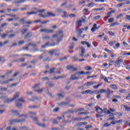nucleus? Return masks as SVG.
I'll return each instance as SVG.
<instances>
[{
    "instance_id": "nucleus-59",
    "label": "nucleus",
    "mask_w": 130,
    "mask_h": 130,
    "mask_svg": "<svg viewBox=\"0 0 130 130\" xmlns=\"http://www.w3.org/2000/svg\"><path fill=\"white\" fill-rule=\"evenodd\" d=\"M7 34H4L2 36V38H5L6 37V36H7Z\"/></svg>"
},
{
    "instance_id": "nucleus-31",
    "label": "nucleus",
    "mask_w": 130,
    "mask_h": 130,
    "mask_svg": "<svg viewBox=\"0 0 130 130\" xmlns=\"http://www.w3.org/2000/svg\"><path fill=\"white\" fill-rule=\"evenodd\" d=\"M77 25H78V26H81L82 24V21L81 20H78L76 22Z\"/></svg>"
},
{
    "instance_id": "nucleus-3",
    "label": "nucleus",
    "mask_w": 130,
    "mask_h": 130,
    "mask_svg": "<svg viewBox=\"0 0 130 130\" xmlns=\"http://www.w3.org/2000/svg\"><path fill=\"white\" fill-rule=\"evenodd\" d=\"M41 32H44V33H51L53 32V30L52 29H41Z\"/></svg>"
},
{
    "instance_id": "nucleus-12",
    "label": "nucleus",
    "mask_w": 130,
    "mask_h": 130,
    "mask_svg": "<svg viewBox=\"0 0 130 130\" xmlns=\"http://www.w3.org/2000/svg\"><path fill=\"white\" fill-rule=\"evenodd\" d=\"M94 83L92 82H88L84 84L85 87H89V86H93Z\"/></svg>"
},
{
    "instance_id": "nucleus-58",
    "label": "nucleus",
    "mask_w": 130,
    "mask_h": 130,
    "mask_svg": "<svg viewBox=\"0 0 130 130\" xmlns=\"http://www.w3.org/2000/svg\"><path fill=\"white\" fill-rule=\"evenodd\" d=\"M54 69H52L51 70H50V73H54Z\"/></svg>"
},
{
    "instance_id": "nucleus-15",
    "label": "nucleus",
    "mask_w": 130,
    "mask_h": 130,
    "mask_svg": "<svg viewBox=\"0 0 130 130\" xmlns=\"http://www.w3.org/2000/svg\"><path fill=\"white\" fill-rule=\"evenodd\" d=\"M93 11H105V8H104V7H102L101 8H97V9H93Z\"/></svg>"
},
{
    "instance_id": "nucleus-26",
    "label": "nucleus",
    "mask_w": 130,
    "mask_h": 130,
    "mask_svg": "<svg viewBox=\"0 0 130 130\" xmlns=\"http://www.w3.org/2000/svg\"><path fill=\"white\" fill-rule=\"evenodd\" d=\"M107 92H107L108 95H109V94H112V93H113V91L110 90V89H108L107 90Z\"/></svg>"
},
{
    "instance_id": "nucleus-27",
    "label": "nucleus",
    "mask_w": 130,
    "mask_h": 130,
    "mask_svg": "<svg viewBox=\"0 0 130 130\" xmlns=\"http://www.w3.org/2000/svg\"><path fill=\"white\" fill-rule=\"evenodd\" d=\"M55 52V50H52L49 52V54L50 55H52L53 53H54Z\"/></svg>"
},
{
    "instance_id": "nucleus-47",
    "label": "nucleus",
    "mask_w": 130,
    "mask_h": 130,
    "mask_svg": "<svg viewBox=\"0 0 130 130\" xmlns=\"http://www.w3.org/2000/svg\"><path fill=\"white\" fill-rule=\"evenodd\" d=\"M43 91V89L42 88L40 90H37V92H38V93H41V92H42Z\"/></svg>"
},
{
    "instance_id": "nucleus-60",
    "label": "nucleus",
    "mask_w": 130,
    "mask_h": 130,
    "mask_svg": "<svg viewBox=\"0 0 130 130\" xmlns=\"http://www.w3.org/2000/svg\"><path fill=\"white\" fill-rule=\"evenodd\" d=\"M109 109H110V111H111L112 112H115V109H111V108H110Z\"/></svg>"
},
{
    "instance_id": "nucleus-29",
    "label": "nucleus",
    "mask_w": 130,
    "mask_h": 130,
    "mask_svg": "<svg viewBox=\"0 0 130 130\" xmlns=\"http://www.w3.org/2000/svg\"><path fill=\"white\" fill-rule=\"evenodd\" d=\"M77 74L79 75H85V73L84 71H80L77 73Z\"/></svg>"
},
{
    "instance_id": "nucleus-44",
    "label": "nucleus",
    "mask_w": 130,
    "mask_h": 130,
    "mask_svg": "<svg viewBox=\"0 0 130 130\" xmlns=\"http://www.w3.org/2000/svg\"><path fill=\"white\" fill-rule=\"evenodd\" d=\"M103 79H104V81H105V82H107V83H109L108 79H107V78H106V77H103Z\"/></svg>"
},
{
    "instance_id": "nucleus-23",
    "label": "nucleus",
    "mask_w": 130,
    "mask_h": 130,
    "mask_svg": "<svg viewBox=\"0 0 130 130\" xmlns=\"http://www.w3.org/2000/svg\"><path fill=\"white\" fill-rule=\"evenodd\" d=\"M81 20L83 23H85V22H86V21L87 20V17H86V16H82L81 18Z\"/></svg>"
},
{
    "instance_id": "nucleus-38",
    "label": "nucleus",
    "mask_w": 130,
    "mask_h": 130,
    "mask_svg": "<svg viewBox=\"0 0 130 130\" xmlns=\"http://www.w3.org/2000/svg\"><path fill=\"white\" fill-rule=\"evenodd\" d=\"M117 8H120V7H122V6H123V4L122 3H120L119 4H118L117 5H116Z\"/></svg>"
},
{
    "instance_id": "nucleus-32",
    "label": "nucleus",
    "mask_w": 130,
    "mask_h": 130,
    "mask_svg": "<svg viewBox=\"0 0 130 130\" xmlns=\"http://www.w3.org/2000/svg\"><path fill=\"white\" fill-rule=\"evenodd\" d=\"M104 50L105 51H106V52H108V53H111L112 52V51L107 48H105Z\"/></svg>"
},
{
    "instance_id": "nucleus-30",
    "label": "nucleus",
    "mask_w": 130,
    "mask_h": 130,
    "mask_svg": "<svg viewBox=\"0 0 130 130\" xmlns=\"http://www.w3.org/2000/svg\"><path fill=\"white\" fill-rule=\"evenodd\" d=\"M105 92H106V90L104 89H101L99 91V93H101V94H102V93H105Z\"/></svg>"
},
{
    "instance_id": "nucleus-49",
    "label": "nucleus",
    "mask_w": 130,
    "mask_h": 130,
    "mask_svg": "<svg viewBox=\"0 0 130 130\" xmlns=\"http://www.w3.org/2000/svg\"><path fill=\"white\" fill-rule=\"evenodd\" d=\"M69 17L70 18H74L75 17V14H71L70 15H69Z\"/></svg>"
},
{
    "instance_id": "nucleus-34",
    "label": "nucleus",
    "mask_w": 130,
    "mask_h": 130,
    "mask_svg": "<svg viewBox=\"0 0 130 130\" xmlns=\"http://www.w3.org/2000/svg\"><path fill=\"white\" fill-rule=\"evenodd\" d=\"M115 119H116V118L114 116H113L109 118L108 120H115Z\"/></svg>"
},
{
    "instance_id": "nucleus-33",
    "label": "nucleus",
    "mask_w": 130,
    "mask_h": 130,
    "mask_svg": "<svg viewBox=\"0 0 130 130\" xmlns=\"http://www.w3.org/2000/svg\"><path fill=\"white\" fill-rule=\"evenodd\" d=\"M123 16V14H119V15L117 16L116 17V19H120V18H121V17H122Z\"/></svg>"
},
{
    "instance_id": "nucleus-4",
    "label": "nucleus",
    "mask_w": 130,
    "mask_h": 130,
    "mask_svg": "<svg viewBox=\"0 0 130 130\" xmlns=\"http://www.w3.org/2000/svg\"><path fill=\"white\" fill-rule=\"evenodd\" d=\"M57 12H58V11H60V14H62V17H63V18H66V17H68V15L67 14V12H62L61 11V9H58L57 10Z\"/></svg>"
},
{
    "instance_id": "nucleus-45",
    "label": "nucleus",
    "mask_w": 130,
    "mask_h": 130,
    "mask_svg": "<svg viewBox=\"0 0 130 130\" xmlns=\"http://www.w3.org/2000/svg\"><path fill=\"white\" fill-rule=\"evenodd\" d=\"M7 24L6 23H4L1 25V27L2 28H4V27H7Z\"/></svg>"
},
{
    "instance_id": "nucleus-50",
    "label": "nucleus",
    "mask_w": 130,
    "mask_h": 130,
    "mask_svg": "<svg viewBox=\"0 0 130 130\" xmlns=\"http://www.w3.org/2000/svg\"><path fill=\"white\" fill-rule=\"evenodd\" d=\"M109 33L110 35H111V36H114L115 35L114 33H113V32L112 31H109Z\"/></svg>"
},
{
    "instance_id": "nucleus-5",
    "label": "nucleus",
    "mask_w": 130,
    "mask_h": 130,
    "mask_svg": "<svg viewBox=\"0 0 130 130\" xmlns=\"http://www.w3.org/2000/svg\"><path fill=\"white\" fill-rule=\"evenodd\" d=\"M79 79V74L76 73L75 75H72L71 77V80H78Z\"/></svg>"
},
{
    "instance_id": "nucleus-10",
    "label": "nucleus",
    "mask_w": 130,
    "mask_h": 130,
    "mask_svg": "<svg viewBox=\"0 0 130 130\" xmlns=\"http://www.w3.org/2000/svg\"><path fill=\"white\" fill-rule=\"evenodd\" d=\"M80 49H81V52L80 54V56H83L85 54V48H84L83 47H81Z\"/></svg>"
},
{
    "instance_id": "nucleus-48",
    "label": "nucleus",
    "mask_w": 130,
    "mask_h": 130,
    "mask_svg": "<svg viewBox=\"0 0 130 130\" xmlns=\"http://www.w3.org/2000/svg\"><path fill=\"white\" fill-rule=\"evenodd\" d=\"M26 31H27V29H23L21 30L22 35H24V34H25V32H26Z\"/></svg>"
},
{
    "instance_id": "nucleus-13",
    "label": "nucleus",
    "mask_w": 130,
    "mask_h": 130,
    "mask_svg": "<svg viewBox=\"0 0 130 130\" xmlns=\"http://www.w3.org/2000/svg\"><path fill=\"white\" fill-rule=\"evenodd\" d=\"M23 121L20 120H13L10 121V123L11 124H13V123L15 122H22Z\"/></svg>"
},
{
    "instance_id": "nucleus-8",
    "label": "nucleus",
    "mask_w": 130,
    "mask_h": 130,
    "mask_svg": "<svg viewBox=\"0 0 130 130\" xmlns=\"http://www.w3.org/2000/svg\"><path fill=\"white\" fill-rule=\"evenodd\" d=\"M98 29H99V27H97L96 24H94L93 25L92 28H91V31L92 32H95L96 31V30H98Z\"/></svg>"
},
{
    "instance_id": "nucleus-35",
    "label": "nucleus",
    "mask_w": 130,
    "mask_h": 130,
    "mask_svg": "<svg viewBox=\"0 0 130 130\" xmlns=\"http://www.w3.org/2000/svg\"><path fill=\"white\" fill-rule=\"evenodd\" d=\"M113 21H114V18H110L108 20L109 23H112V22H113Z\"/></svg>"
},
{
    "instance_id": "nucleus-56",
    "label": "nucleus",
    "mask_w": 130,
    "mask_h": 130,
    "mask_svg": "<svg viewBox=\"0 0 130 130\" xmlns=\"http://www.w3.org/2000/svg\"><path fill=\"white\" fill-rule=\"evenodd\" d=\"M92 127L91 125H88L85 126V128H86V129H88V128H90V127Z\"/></svg>"
},
{
    "instance_id": "nucleus-53",
    "label": "nucleus",
    "mask_w": 130,
    "mask_h": 130,
    "mask_svg": "<svg viewBox=\"0 0 130 130\" xmlns=\"http://www.w3.org/2000/svg\"><path fill=\"white\" fill-rule=\"evenodd\" d=\"M117 123H122V120L120 119L117 121Z\"/></svg>"
},
{
    "instance_id": "nucleus-55",
    "label": "nucleus",
    "mask_w": 130,
    "mask_h": 130,
    "mask_svg": "<svg viewBox=\"0 0 130 130\" xmlns=\"http://www.w3.org/2000/svg\"><path fill=\"white\" fill-rule=\"evenodd\" d=\"M57 111H58V108H56V109H55L53 110V112H57Z\"/></svg>"
},
{
    "instance_id": "nucleus-1",
    "label": "nucleus",
    "mask_w": 130,
    "mask_h": 130,
    "mask_svg": "<svg viewBox=\"0 0 130 130\" xmlns=\"http://www.w3.org/2000/svg\"><path fill=\"white\" fill-rule=\"evenodd\" d=\"M43 12H45V10L42 9V10H39L37 12H28L27 14H29V15H33L34 14H36L38 13V15L40 17H42L43 18H47V17H55V15L52 14L51 12H48L46 15H42V14H41V13H43Z\"/></svg>"
},
{
    "instance_id": "nucleus-2",
    "label": "nucleus",
    "mask_w": 130,
    "mask_h": 130,
    "mask_svg": "<svg viewBox=\"0 0 130 130\" xmlns=\"http://www.w3.org/2000/svg\"><path fill=\"white\" fill-rule=\"evenodd\" d=\"M57 36H59L60 39H57V42H60V41H61V40H62V37H63V34H62V33L61 32H60L59 35L58 34L54 35V36H53V37L54 38L55 37H57Z\"/></svg>"
},
{
    "instance_id": "nucleus-9",
    "label": "nucleus",
    "mask_w": 130,
    "mask_h": 130,
    "mask_svg": "<svg viewBox=\"0 0 130 130\" xmlns=\"http://www.w3.org/2000/svg\"><path fill=\"white\" fill-rule=\"evenodd\" d=\"M103 112L104 113H107V114H110V115H114L113 114L111 113V112H110V111L107 110V108L104 109L103 110Z\"/></svg>"
},
{
    "instance_id": "nucleus-16",
    "label": "nucleus",
    "mask_w": 130,
    "mask_h": 130,
    "mask_svg": "<svg viewBox=\"0 0 130 130\" xmlns=\"http://www.w3.org/2000/svg\"><path fill=\"white\" fill-rule=\"evenodd\" d=\"M95 6V4L94 3H91L87 5V7L89 8H93Z\"/></svg>"
},
{
    "instance_id": "nucleus-51",
    "label": "nucleus",
    "mask_w": 130,
    "mask_h": 130,
    "mask_svg": "<svg viewBox=\"0 0 130 130\" xmlns=\"http://www.w3.org/2000/svg\"><path fill=\"white\" fill-rule=\"evenodd\" d=\"M16 106H17V107H21V106H22V105L21 104H19L18 103H16Z\"/></svg>"
},
{
    "instance_id": "nucleus-6",
    "label": "nucleus",
    "mask_w": 130,
    "mask_h": 130,
    "mask_svg": "<svg viewBox=\"0 0 130 130\" xmlns=\"http://www.w3.org/2000/svg\"><path fill=\"white\" fill-rule=\"evenodd\" d=\"M81 44H82V45H87V47L88 48L91 47V44H90V43H89V42L87 41H82Z\"/></svg>"
},
{
    "instance_id": "nucleus-17",
    "label": "nucleus",
    "mask_w": 130,
    "mask_h": 130,
    "mask_svg": "<svg viewBox=\"0 0 130 130\" xmlns=\"http://www.w3.org/2000/svg\"><path fill=\"white\" fill-rule=\"evenodd\" d=\"M110 86L112 89H113V90H117V86L114 84H111Z\"/></svg>"
},
{
    "instance_id": "nucleus-52",
    "label": "nucleus",
    "mask_w": 130,
    "mask_h": 130,
    "mask_svg": "<svg viewBox=\"0 0 130 130\" xmlns=\"http://www.w3.org/2000/svg\"><path fill=\"white\" fill-rule=\"evenodd\" d=\"M126 19L130 21V15H126Z\"/></svg>"
},
{
    "instance_id": "nucleus-63",
    "label": "nucleus",
    "mask_w": 130,
    "mask_h": 130,
    "mask_svg": "<svg viewBox=\"0 0 130 130\" xmlns=\"http://www.w3.org/2000/svg\"><path fill=\"white\" fill-rule=\"evenodd\" d=\"M27 95H32V92H27L26 93Z\"/></svg>"
},
{
    "instance_id": "nucleus-7",
    "label": "nucleus",
    "mask_w": 130,
    "mask_h": 130,
    "mask_svg": "<svg viewBox=\"0 0 130 130\" xmlns=\"http://www.w3.org/2000/svg\"><path fill=\"white\" fill-rule=\"evenodd\" d=\"M94 92L93 91L88 89L84 91H82V94H93Z\"/></svg>"
},
{
    "instance_id": "nucleus-62",
    "label": "nucleus",
    "mask_w": 130,
    "mask_h": 130,
    "mask_svg": "<svg viewBox=\"0 0 130 130\" xmlns=\"http://www.w3.org/2000/svg\"><path fill=\"white\" fill-rule=\"evenodd\" d=\"M116 47H119L120 46V44H119V43H117L116 44Z\"/></svg>"
},
{
    "instance_id": "nucleus-61",
    "label": "nucleus",
    "mask_w": 130,
    "mask_h": 130,
    "mask_svg": "<svg viewBox=\"0 0 130 130\" xmlns=\"http://www.w3.org/2000/svg\"><path fill=\"white\" fill-rule=\"evenodd\" d=\"M88 9H85L83 10V12L84 13H87V12H88Z\"/></svg>"
},
{
    "instance_id": "nucleus-57",
    "label": "nucleus",
    "mask_w": 130,
    "mask_h": 130,
    "mask_svg": "<svg viewBox=\"0 0 130 130\" xmlns=\"http://www.w3.org/2000/svg\"><path fill=\"white\" fill-rule=\"evenodd\" d=\"M111 63H114V60L110 61V63H109V66H111Z\"/></svg>"
},
{
    "instance_id": "nucleus-21",
    "label": "nucleus",
    "mask_w": 130,
    "mask_h": 130,
    "mask_svg": "<svg viewBox=\"0 0 130 130\" xmlns=\"http://www.w3.org/2000/svg\"><path fill=\"white\" fill-rule=\"evenodd\" d=\"M84 70H86V71H91V70H92V67H88V66H85L84 67Z\"/></svg>"
},
{
    "instance_id": "nucleus-37",
    "label": "nucleus",
    "mask_w": 130,
    "mask_h": 130,
    "mask_svg": "<svg viewBox=\"0 0 130 130\" xmlns=\"http://www.w3.org/2000/svg\"><path fill=\"white\" fill-rule=\"evenodd\" d=\"M123 45H124V46H125V47H128L129 46L128 44H127L125 42H123Z\"/></svg>"
},
{
    "instance_id": "nucleus-24",
    "label": "nucleus",
    "mask_w": 130,
    "mask_h": 130,
    "mask_svg": "<svg viewBox=\"0 0 130 130\" xmlns=\"http://www.w3.org/2000/svg\"><path fill=\"white\" fill-rule=\"evenodd\" d=\"M83 124H84V125H87V124H88V123L87 122H80V123H79L77 125H79V126H82L83 125Z\"/></svg>"
},
{
    "instance_id": "nucleus-36",
    "label": "nucleus",
    "mask_w": 130,
    "mask_h": 130,
    "mask_svg": "<svg viewBox=\"0 0 130 130\" xmlns=\"http://www.w3.org/2000/svg\"><path fill=\"white\" fill-rule=\"evenodd\" d=\"M77 32H78V35H77V37H81L82 35V33L81 34V32H80V31H79V29H78L77 30Z\"/></svg>"
},
{
    "instance_id": "nucleus-25",
    "label": "nucleus",
    "mask_w": 130,
    "mask_h": 130,
    "mask_svg": "<svg viewBox=\"0 0 130 130\" xmlns=\"http://www.w3.org/2000/svg\"><path fill=\"white\" fill-rule=\"evenodd\" d=\"M11 81H14V79H9V80H7V81H6L3 82L2 83V84H8V83L9 82H11Z\"/></svg>"
},
{
    "instance_id": "nucleus-39",
    "label": "nucleus",
    "mask_w": 130,
    "mask_h": 130,
    "mask_svg": "<svg viewBox=\"0 0 130 130\" xmlns=\"http://www.w3.org/2000/svg\"><path fill=\"white\" fill-rule=\"evenodd\" d=\"M96 3H104V0H94Z\"/></svg>"
},
{
    "instance_id": "nucleus-40",
    "label": "nucleus",
    "mask_w": 130,
    "mask_h": 130,
    "mask_svg": "<svg viewBox=\"0 0 130 130\" xmlns=\"http://www.w3.org/2000/svg\"><path fill=\"white\" fill-rule=\"evenodd\" d=\"M111 124H116L117 123V120H113L111 122Z\"/></svg>"
},
{
    "instance_id": "nucleus-18",
    "label": "nucleus",
    "mask_w": 130,
    "mask_h": 130,
    "mask_svg": "<svg viewBox=\"0 0 130 130\" xmlns=\"http://www.w3.org/2000/svg\"><path fill=\"white\" fill-rule=\"evenodd\" d=\"M113 13H114V11H112L108 13L106 18H109V17H110V15H111V14H113Z\"/></svg>"
},
{
    "instance_id": "nucleus-14",
    "label": "nucleus",
    "mask_w": 130,
    "mask_h": 130,
    "mask_svg": "<svg viewBox=\"0 0 130 130\" xmlns=\"http://www.w3.org/2000/svg\"><path fill=\"white\" fill-rule=\"evenodd\" d=\"M94 108L96 109L98 113H102V112H103V110H102L101 108H97L96 107H94Z\"/></svg>"
},
{
    "instance_id": "nucleus-54",
    "label": "nucleus",
    "mask_w": 130,
    "mask_h": 130,
    "mask_svg": "<svg viewBox=\"0 0 130 130\" xmlns=\"http://www.w3.org/2000/svg\"><path fill=\"white\" fill-rule=\"evenodd\" d=\"M124 92H125V90L124 89H121L119 90L120 93H124Z\"/></svg>"
},
{
    "instance_id": "nucleus-20",
    "label": "nucleus",
    "mask_w": 130,
    "mask_h": 130,
    "mask_svg": "<svg viewBox=\"0 0 130 130\" xmlns=\"http://www.w3.org/2000/svg\"><path fill=\"white\" fill-rule=\"evenodd\" d=\"M123 107L125 108V111H130V107L123 105Z\"/></svg>"
},
{
    "instance_id": "nucleus-22",
    "label": "nucleus",
    "mask_w": 130,
    "mask_h": 130,
    "mask_svg": "<svg viewBox=\"0 0 130 130\" xmlns=\"http://www.w3.org/2000/svg\"><path fill=\"white\" fill-rule=\"evenodd\" d=\"M18 97H19V93H16L14 95V97L12 99V100H11V101H13L15 100V99H16V98H18Z\"/></svg>"
},
{
    "instance_id": "nucleus-64",
    "label": "nucleus",
    "mask_w": 130,
    "mask_h": 130,
    "mask_svg": "<svg viewBox=\"0 0 130 130\" xmlns=\"http://www.w3.org/2000/svg\"><path fill=\"white\" fill-rule=\"evenodd\" d=\"M24 43V41H21L19 42V44H23Z\"/></svg>"
},
{
    "instance_id": "nucleus-28",
    "label": "nucleus",
    "mask_w": 130,
    "mask_h": 130,
    "mask_svg": "<svg viewBox=\"0 0 130 130\" xmlns=\"http://www.w3.org/2000/svg\"><path fill=\"white\" fill-rule=\"evenodd\" d=\"M101 18V16L100 15H98L97 16L93 17V20H98Z\"/></svg>"
},
{
    "instance_id": "nucleus-41",
    "label": "nucleus",
    "mask_w": 130,
    "mask_h": 130,
    "mask_svg": "<svg viewBox=\"0 0 130 130\" xmlns=\"http://www.w3.org/2000/svg\"><path fill=\"white\" fill-rule=\"evenodd\" d=\"M18 102H25V100L23 98H20L18 100Z\"/></svg>"
},
{
    "instance_id": "nucleus-43",
    "label": "nucleus",
    "mask_w": 130,
    "mask_h": 130,
    "mask_svg": "<svg viewBox=\"0 0 130 130\" xmlns=\"http://www.w3.org/2000/svg\"><path fill=\"white\" fill-rule=\"evenodd\" d=\"M100 86H101V84H99L98 85H95L93 86L94 89H98V88H99V87H100Z\"/></svg>"
},
{
    "instance_id": "nucleus-46",
    "label": "nucleus",
    "mask_w": 130,
    "mask_h": 130,
    "mask_svg": "<svg viewBox=\"0 0 130 130\" xmlns=\"http://www.w3.org/2000/svg\"><path fill=\"white\" fill-rule=\"evenodd\" d=\"M102 116H103V115H101L99 113L96 114V117H98V118H100V117H102Z\"/></svg>"
},
{
    "instance_id": "nucleus-42",
    "label": "nucleus",
    "mask_w": 130,
    "mask_h": 130,
    "mask_svg": "<svg viewBox=\"0 0 130 130\" xmlns=\"http://www.w3.org/2000/svg\"><path fill=\"white\" fill-rule=\"evenodd\" d=\"M110 125H111V124H108V123H106L105 124H104V126H105V127L110 126Z\"/></svg>"
},
{
    "instance_id": "nucleus-19",
    "label": "nucleus",
    "mask_w": 130,
    "mask_h": 130,
    "mask_svg": "<svg viewBox=\"0 0 130 130\" xmlns=\"http://www.w3.org/2000/svg\"><path fill=\"white\" fill-rule=\"evenodd\" d=\"M122 61V58H120V57H119L118 58V60L116 61V63H117V64H119V63H120V62H121Z\"/></svg>"
},
{
    "instance_id": "nucleus-11",
    "label": "nucleus",
    "mask_w": 130,
    "mask_h": 130,
    "mask_svg": "<svg viewBox=\"0 0 130 130\" xmlns=\"http://www.w3.org/2000/svg\"><path fill=\"white\" fill-rule=\"evenodd\" d=\"M89 27H85L84 28H82L81 29H79V33H83V31H87Z\"/></svg>"
}]
</instances>
